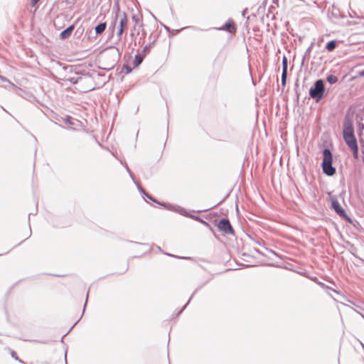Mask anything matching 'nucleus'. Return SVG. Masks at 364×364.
Returning <instances> with one entry per match:
<instances>
[{"label": "nucleus", "mask_w": 364, "mask_h": 364, "mask_svg": "<svg viewBox=\"0 0 364 364\" xmlns=\"http://www.w3.org/2000/svg\"><path fill=\"white\" fill-rule=\"evenodd\" d=\"M323 161L321 167L323 173L328 176H332L336 173V168L333 166V155L328 148H324L322 151Z\"/></svg>", "instance_id": "f257e3e1"}, {"label": "nucleus", "mask_w": 364, "mask_h": 364, "mask_svg": "<svg viewBox=\"0 0 364 364\" xmlns=\"http://www.w3.org/2000/svg\"><path fill=\"white\" fill-rule=\"evenodd\" d=\"M309 95L316 102H319L326 96L324 81L321 79L316 80L309 89Z\"/></svg>", "instance_id": "f03ea898"}, {"label": "nucleus", "mask_w": 364, "mask_h": 364, "mask_svg": "<svg viewBox=\"0 0 364 364\" xmlns=\"http://www.w3.org/2000/svg\"><path fill=\"white\" fill-rule=\"evenodd\" d=\"M119 20V26L117 32V41H120L124 31L127 28L128 18L125 12L121 11L119 6L117 7L116 21Z\"/></svg>", "instance_id": "7ed1b4c3"}, {"label": "nucleus", "mask_w": 364, "mask_h": 364, "mask_svg": "<svg viewBox=\"0 0 364 364\" xmlns=\"http://www.w3.org/2000/svg\"><path fill=\"white\" fill-rule=\"evenodd\" d=\"M163 205L166 209H167L168 210H171V211L178 213L180 215L191 218L195 220L199 221V220L200 218V217H198L197 215L188 214L187 213V211L186 210V209H184L183 208L181 207L179 205H173V204H163Z\"/></svg>", "instance_id": "20e7f679"}, {"label": "nucleus", "mask_w": 364, "mask_h": 364, "mask_svg": "<svg viewBox=\"0 0 364 364\" xmlns=\"http://www.w3.org/2000/svg\"><path fill=\"white\" fill-rule=\"evenodd\" d=\"M331 208L341 218L346 219L349 223H352L350 218L346 214L345 210L341 206L336 198H331Z\"/></svg>", "instance_id": "39448f33"}, {"label": "nucleus", "mask_w": 364, "mask_h": 364, "mask_svg": "<svg viewBox=\"0 0 364 364\" xmlns=\"http://www.w3.org/2000/svg\"><path fill=\"white\" fill-rule=\"evenodd\" d=\"M218 229L225 234L234 235L235 231L228 218H222L218 224Z\"/></svg>", "instance_id": "423d86ee"}, {"label": "nucleus", "mask_w": 364, "mask_h": 364, "mask_svg": "<svg viewBox=\"0 0 364 364\" xmlns=\"http://www.w3.org/2000/svg\"><path fill=\"white\" fill-rule=\"evenodd\" d=\"M353 136H355L353 122L350 119L346 117L344 122H343V139L347 138V137H350Z\"/></svg>", "instance_id": "0eeeda50"}, {"label": "nucleus", "mask_w": 364, "mask_h": 364, "mask_svg": "<svg viewBox=\"0 0 364 364\" xmlns=\"http://www.w3.org/2000/svg\"><path fill=\"white\" fill-rule=\"evenodd\" d=\"M328 16L331 21L344 18L340 9L334 4L332 5L331 9H328Z\"/></svg>", "instance_id": "6e6552de"}, {"label": "nucleus", "mask_w": 364, "mask_h": 364, "mask_svg": "<svg viewBox=\"0 0 364 364\" xmlns=\"http://www.w3.org/2000/svg\"><path fill=\"white\" fill-rule=\"evenodd\" d=\"M63 69L64 72L68 75L81 74L82 75L90 76L89 73H81L79 67L77 65H63Z\"/></svg>", "instance_id": "1a4fd4ad"}, {"label": "nucleus", "mask_w": 364, "mask_h": 364, "mask_svg": "<svg viewBox=\"0 0 364 364\" xmlns=\"http://www.w3.org/2000/svg\"><path fill=\"white\" fill-rule=\"evenodd\" d=\"M216 29L219 31H226L230 33H234L236 31V26L234 21L232 19H229L223 26L217 28Z\"/></svg>", "instance_id": "9d476101"}, {"label": "nucleus", "mask_w": 364, "mask_h": 364, "mask_svg": "<svg viewBox=\"0 0 364 364\" xmlns=\"http://www.w3.org/2000/svg\"><path fill=\"white\" fill-rule=\"evenodd\" d=\"M74 29H75L74 24L69 26L68 28H66L65 30H63L60 33V38L63 39V40L68 38L71 35V33H73Z\"/></svg>", "instance_id": "9b49d317"}, {"label": "nucleus", "mask_w": 364, "mask_h": 364, "mask_svg": "<svg viewBox=\"0 0 364 364\" xmlns=\"http://www.w3.org/2000/svg\"><path fill=\"white\" fill-rule=\"evenodd\" d=\"M344 140L350 149H355V146H358L357 139L355 136L344 138Z\"/></svg>", "instance_id": "f8f14e48"}, {"label": "nucleus", "mask_w": 364, "mask_h": 364, "mask_svg": "<svg viewBox=\"0 0 364 364\" xmlns=\"http://www.w3.org/2000/svg\"><path fill=\"white\" fill-rule=\"evenodd\" d=\"M138 188L139 190V191L144 195L147 198H149V200H152L153 202L157 203V204H159L160 205L163 206V204H166L165 203H161L159 201H158L156 198H154L152 196H151L150 194L147 193L140 186L138 185Z\"/></svg>", "instance_id": "ddd939ff"}, {"label": "nucleus", "mask_w": 364, "mask_h": 364, "mask_svg": "<svg viewBox=\"0 0 364 364\" xmlns=\"http://www.w3.org/2000/svg\"><path fill=\"white\" fill-rule=\"evenodd\" d=\"M107 23L106 22L100 23L95 27V31L97 35L102 34L106 29Z\"/></svg>", "instance_id": "4468645a"}, {"label": "nucleus", "mask_w": 364, "mask_h": 364, "mask_svg": "<svg viewBox=\"0 0 364 364\" xmlns=\"http://www.w3.org/2000/svg\"><path fill=\"white\" fill-rule=\"evenodd\" d=\"M145 55L144 54H136L134 56V60L133 61V65L134 68H137L140 65V64L143 62Z\"/></svg>", "instance_id": "2eb2a0df"}, {"label": "nucleus", "mask_w": 364, "mask_h": 364, "mask_svg": "<svg viewBox=\"0 0 364 364\" xmlns=\"http://www.w3.org/2000/svg\"><path fill=\"white\" fill-rule=\"evenodd\" d=\"M132 21L134 22V26L133 27V29L134 30H136V26H139V27H141L142 26V22H141V19L140 18V16H139L138 15L136 14H134L132 17Z\"/></svg>", "instance_id": "dca6fc26"}, {"label": "nucleus", "mask_w": 364, "mask_h": 364, "mask_svg": "<svg viewBox=\"0 0 364 364\" xmlns=\"http://www.w3.org/2000/svg\"><path fill=\"white\" fill-rule=\"evenodd\" d=\"M337 46V42L335 40H331L330 41H328L326 45V49L329 51V52H331L333 51Z\"/></svg>", "instance_id": "f3484780"}, {"label": "nucleus", "mask_w": 364, "mask_h": 364, "mask_svg": "<svg viewBox=\"0 0 364 364\" xmlns=\"http://www.w3.org/2000/svg\"><path fill=\"white\" fill-rule=\"evenodd\" d=\"M80 80H81V77H67V75L64 77V80L69 81L70 82H71L73 85H75V84L78 83Z\"/></svg>", "instance_id": "a211bd4d"}, {"label": "nucleus", "mask_w": 364, "mask_h": 364, "mask_svg": "<svg viewBox=\"0 0 364 364\" xmlns=\"http://www.w3.org/2000/svg\"><path fill=\"white\" fill-rule=\"evenodd\" d=\"M326 80L329 84L333 85L338 82V77L333 75H328L326 77Z\"/></svg>", "instance_id": "6ab92c4d"}, {"label": "nucleus", "mask_w": 364, "mask_h": 364, "mask_svg": "<svg viewBox=\"0 0 364 364\" xmlns=\"http://www.w3.org/2000/svg\"><path fill=\"white\" fill-rule=\"evenodd\" d=\"M154 42H152V43H148L147 45H146L143 50H142V54H144V55H146L149 52H150V50H151V48L152 47V46L154 45Z\"/></svg>", "instance_id": "aec40b11"}, {"label": "nucleus", "mask_w": 364, "mask_h": 364, "mask_svg": "<svg viewBox=\"0 0 364 364\" xmlns=\"http://www.w3.org/2000/svg\"><path fill=\"white\" fill-rule=\"evenodd\" d=\"M287 71L282 70L281 77V83L283 87L287 84Z\"/></svg>", "instance_id": "412c9836"}, {"label": "nucleus", "mask_w": 364, "mask_h": 364, "mask_svg": "<svg viewBox=\"0 0 364 364\" xmlns=\"http://www.w3.org/2000/svg\"><path fill=\"white\" fill-rule=\"evenodd\" d=\"M288 68V60L287 58L284 55L282 58V70L287 71Z\"/></svg>", "instance_id": "4be33fe9"}, {"label": "nucleus", "mask_w": 364, "mask_h": 364, "mask_svg": "<svg viewBox=\"0 0 364 364\" xmlns=\"http://www.w3.org/2000/svg\"><path fill=\"white\" fill-rule=\"evenodd\" d=\"M312 46H313V43L306 49V50L305 52V54H304V55L303 57V59H302V63H301L302 65L304 64V62L306 60V58L309 57L310 51H311V50L312 48Z\"/></svg>", "instance_id": "5701e85b"}, {"label": "nucleus", "mask_w": 364, "mask_h": 364, "mask_svg": "<svg viewBox=\"0 0 364 364\" xmlns=\"http://www.w3.org/2000/svg\"><path fill=\"white\" fill-rule=\"evenodd\" d=\"M11 357H12L13 358H14L16 360L18 361L19 363H23V364H26V363L22 360H21V359L18 357V355H17V354H16V353L15 351L11 350Z\"/></svg>", "instance_id": "b1692460"}, {"label": "nucleus", "mask_w": 364, "mask_h": 364, "mask_svg": "<svg viewBox=\"0 0 364 364\" xmlns=\"http://www.w3.org/2000/svg\"><path fill=\"white\" fill-rule=\"evenodd\" d=\"M124 168H126L127 171L129 174V176L132 178V179L134 181V178L132 172L131 171L130 168H129L127 164L124 162Z\"/></svg>", "instance_id": "393cba45"}, {"label": "nucleus", "mask_w": 364, "mask_h": 364, "mask_svg": "<svg viewBox=\"0 0 364 364\" xmlns=\"http://www.w3.org/2000/svg\"><path fill=\"white\" fill-rule=\"evenodd\" d=\"M64 122L68 124L73 125V118L70 116H66L64 119Z\"/></svg>", "instance_id": "a878e982"}, {"label": "nucleus", "mask_w": 364, "mask_h": 364, "mask_svg": "<svg viewBox=\"0 0 364 364\" xmlns=\"http://www.w3.org/2000/svg\"><path fill=\"white\" fill-rule=\"evenodd\" d=\"M198 289H196L191 295V296L190 297L189 300L187 301V303L183 306V308L181 309V311H179L178 314H181L185 309L186 307L187 306V305L189 304L190 301L191 300V299L193 298V296H194V294L196 293Z\"/></svg>", "instance_id": "bb28decb"}, {"label": "nucleus", "mask_w": 364, "mask_h": 364, "mask_svg": "<svg viewBox=\"0 0 364 364\" xmlns=\"http://www.w3.org/2000/svg\"><path fill=\"white\" fill-rule=\"evenodd\" d=\"M353 151V156L355 158H358V146H355V148H353V149H350Z\"/></svg>", "instance_id": "cd10ccee"}, {"label": "nucleus", "mask_w": 364, "mask_h": 364, "mask_svg": "<svg viewBox=\"0 0 364 364\" xmlns=\"http://www.w3.org/2000/svg\"><path fill=\"white\" fill-rule=\"evenodd\" d=\"M123 69H124L126 70V73L127 74L130 73L132 72V68L130 66H129V65H124L123 66Z\"/></svg>", "instance_id": "c85d7f7f"}, {"label": "nucleus", "mask_w": 364, "mask_h": 364, "mask_svg": "<svg viewBox=\"0 0 364 364\" xmlns=\"http://www.w3.org/2000/svg\"><path fill=\"white\" fill-rule=\"evenodd\" d=\"M200 223H201L202 224L205 225V226L207 227H209L210 229H211V227L210 226V225L208 224V223H207L206 221H205L204 220L200 218L199 221Z\"/></svg>", "instance_id": "c756f323"}, {"label": "nucleus", "mask_w": 364, "mask_h": 364, "mask_svg": "<svg viewBox=\"0 0 364 364\" xmlns=\"http://www.w3.org/2000/svg\"><path fill=\"white\" fill-rule=\"evenodd\" d=\"M37 212H38V206L36 205V210H35V213H30L28 214V222L30 221V216H31V215H36V214H37Z\"/></svg>", "instance_id": "7c9ffc66"}, {"label": "nucleus", "mask_w": 364, "mask_h": 364, "mask_svg": "<svg viewBox=\"0 0 364 364\" xmlns=\"http://www.w3.org/2000/svg\"><path fill=\"white\" fill-rule=\"evenodd\" d=\"M317 284L323 288H328V286H326L324 283L321 282H317Z\"/></svg>", "instance_id": "2f4dec72"}, {"label": "nucleus", "mask_w": 364, "mask_h": 364, "mask_svg": "<svg viewBox=\"0 0 364 364\" xmlns=\"http://www.w3.org/2000/svg\"><path fill=\"white\" fill-rule=\"evenodd\" d=\"M88 295H89V291H88V292H87V294L86 301H85V305H84V308H83V312H84V311H85V307H86L87 302V299H88Z\"/></svg>", "instance_id": "473e14b6"}, {"label": "nucleus", "mask_w": 364, "mask_h": 364, "mask_svg": "<svg viewBox=\"0 0 364 364\" xmlns=\"http://www.w3.org/2000/svg\"><path fill=\"white\" fill-rule=\"evenodd\" d=\"M358 76L364 77V69L358 73Z\"/></svg>", "instance_id": "72a5a7b5"}, {"label": "nucleus", "mask_w": 364, "mask_h": 364, "mask_svg": "<svg viewBox=\"0 0 364 364\" xmlns=\"http://www.w3.org/2000/svg\"><path fill=\"white\" fill-rule=\"evenodd\" d=\"M40 0H31V5L35 6Z\"/></svg>", "instance_id": "f704fd0d"}, {"label": "nucleus", "mask_w": 364, "mask_h": 364, "mask_svg": "<svg viewBox=\"0 0 364 364\" xmlns=\"http://www.w3.org/2000/svg\"><path fill=\"white\" fill-rule=\"evenodd\" d=\"M358 129H359V131H361L362 129H364V124H359Z\"/></svg>", "instance_id": "c9c22d12"}, {"label": "nucleus", "mask_w": 364, "mask_h": 364, "mask_svg": "<svg viewBox=\"0 0 364 364\" xmlns=\"http://www.w3.org/2000/svg\"><path fill=\"white\" fill-rule=\"evenodd\" d=\"M162 26H164V28L167 31H168V32H170V31H171V28H170L168 26H166V25H164V24H162Z\"/></svg>", "instance_id": "e433bc0d"}, {"label": "nucleus", "mask_w": 364, "mask_h": 364, "mask_svg": "<svg viewBox=\"0 0 364 364\" xmlns=\"http://www.w3.org/2000/svg\"><path fill=\"white\" fill-rule=\"evenodd\" d=\"M194 28V27H192V26H188V27H183L182 29H186V28ZM195 29H197V28H195Z\"/></svg>", "instance_id": "4c0bfd02"}, {"label": "nucleus", "mask_w": 364, "mask_h": 364, "mask_svg": "<svg viewBox=\"0 0 364 364\" xmlns=\"http://www.w3.org/2000/svg\"><path fill=\"white\" fill-rule=\"evenodd\" d=\"M134 46H136V38H135L134 39Z\"/></svg>", "instance_id": "58836bf2"}, {"label": "nucleus", "mask_w": 364, "mask_h": 364, "mask_svg": "<svg viewBox=\"0 0 364 364\" xmlns=\"http://www.w3.org/2000/svg\"><path fill=\"white\" fill-rule=\"evenodd\" d=\"M0 79H1V80H4H4H6V78H5V77H2V76H1V75H0Z\"/></svg>", "instance_id": "ea45409f"}, {"label": "nucleus", "mask_w": 364, "mask_h": 364, "mask_svg": "<svg viewBox=\"0 0 364 364\" xmlns=\"http://www.w3.org/2000/svg\"><path fill=\"white\" fill-rule=\"evenodd\" d=\"M77 323V322H75V323L73 324V326H71V328H70V331L72 328H73L74 326H75Z\"/></svg>", "instance_id": "a19ab883"}, {"label": "nucleus", "mask_w": 364, "mask_h": 364, "mask_svg": "<svg viewBox=\"0 0 364 364\" xmlns=\"http://www.w3.org/2000/svg\"><path fill=\"white\" fill-rule=\"evenodd\" d=\"M65 336H66V334L63 335V336L62 337V338H61V341H62V342L63 341V339H64V338L65 337Z\"/></svg>", "instance_id": "79ce46f5"}, {"label": "nucleus", "mask_w": 364, "mask_h": 364, "mask_svg": "<svg viewBox=\"0 0 364 364\" xmlns=\"http://www.w3.org/2000/svg\"><path fill=\"white\" fill-rule=\"evenodd\" d=\"M124 162L125 161H121V164L124 166Z\"/></svg>", "instance_id": "37998d69"}, {"label": "nucleus", "mask_w": 364, "mask_h": 364, "mask_svg": "<svg viewBox=\"0 0 364 364\" xmlns=\"http://www.w3.org/2000/svg\"><path fill=\"white\" fill-rule=\"evenodd\" d=\"M141 245H144V246H148V245H147V244H146V243H141Z\"/></svg>", "instance_id": "c03bdc74"}, {"label": "nucleus", "mask_w": 364, "mask_h": 364, "mask_svg": "<svg viewBox=\"0 0 364 364\" xmlns=\"http://www.w3.org/2000/svg\"><path fill=\"white\" fill-rule=\"evenodd\" d=\"M183 258H184V259H191V258H190V257H183Z\"/></svg>", "instance_id": "a18cd8bd"}, {"label": "nucleus", "mask_w": 364, "mask_h": 364, "mask_svg": "<svg viewBox=\"0 0 364 364\" xmlns=\"http://www.w3.org/2000/svg\"><path fill=\"white\" fill-rule=\"evenodd\" d=\"M314 4H316L318 7H320L318 4L316 3V1H314Z\"/></svg>", "instance_id": "49530a36"}, {"label": "nucleus", "mask_w": 364, "mask_h": 364, "mask_svg": "<svg viewBox=\"0 0 364 364\" xmlns=\"http://www.w3.org/2000/svg\"><path fill=\"white\" fill-rule=\"evenodd\" d=\"M134 33H131V36H132V37H134Z\"/></svg>", "instance_id": "de8ad7c7"}, {"label": "nucleus", "mask_w": 364, "mask_h": 364, "mask_svg": "<svg viewBox=\"0 0 364 364\" xmlns=\"http://www.w3.org/2000/svg\"><path fill=\"white\" fill-rule=\"evenodd\" d=\"M69 333H70V330H69V331H68L66 332V333H65V334L67 335V334H68Z\"/></svg>", "instance_id": "09e8293b"}, {"label": "nucleus", "mask_w": 364, "mask_h": 364, "mask_svg": "<svg viewBox=\"0 0 364 364\" xmlns=\"http://www.w3.org/2000/svg\"><path fill=\"white\" fill-rule=\"evenodd\" d=\"M69 333H70V330H69V331H68L66 332V333H65V334L67 335V334H68Z\"/></svg>", "instance_id": "8fccbe9b"}, {"label": "nucleus", "mask_w": 364, "mask_h": 364, "mask_svg": "<svg viewBox=\"0 0 364 364\" xmlns=\"http://www.w3.org/2000/svg\"><path fill=\"white\" fill-rule=\"evenodd\" d=\"M69 333H70V330H69V331H68L66 332V333H65V334L67 335V334H68Z\"/></svg>", "instance_id": "3c124183"}, {"label": "nucleus", "mask_w": 364, "mask_h": 364, "mask_svg": "<svg viewBox=\"0 0 364 364\" xmlns=\"http://www.w3.org/2000/svg\"><path fill=\"white\" fill-rule=\"evenodd\" d=\"M2 109H3V110H4L5 112H8L5 109V108L2 107Z\"/></svg>", "instance_id": "603ef678"}, {"label": "nucleus", "mask_w": 364, "mask_h": 364, "mask_svg": "<svg viewBox=\"0 0 364 364\" xmlns=\"http://www.w3.org/2000/svg\"><path fill=\"white\" fill-rule=\"evenodd\" d=\"M32 233V231H31V229L30 228V235H31Z\"/></svg>", "instance_id": "864d4df0"}]
</instances>
